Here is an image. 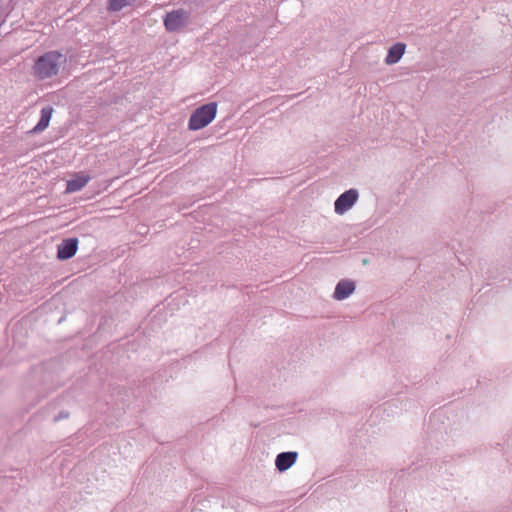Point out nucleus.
Instances as JSON below:
<instances>
[{"instance_id": "6", "label": "nucleus", "mask_w": 512, "mask_h": 512, "mask_svg": "<svg viewBox=\"0 0 512 512\" xmlns=\"http://www.w3.org/2000/svg\"><path fill=\"white\" fill-rule=\"evenodd\" d=\"M297 452L289 451V452H281L278 454L276 458V467L280 472L286 471L291 466L294 465L297 459Z\"/></svg>"}, {"instance_id": "5", "label": "nucleus", "mask_w": 512, "mask_h": 512, "mask_svg": "<svg viewBox=\"0 0 512 512\" xmlns=\"http://www.w3.org/2000/svg\"><path fill=\"white\" fill-rule=\"evenodd\" d=\"M78 249V240L74 238L66 239L57 247V257L59 259H68L74 256Z\"/></svg>"}, {"instance_id": "4", "label": "nucleus", "mask_w": 512, "mask_h": 512, "mask_svg": "<svg viewBox=\"0 0 512 512\" xmlns=\"http://www.w3.org/2000/svg\"><path fill=\"white\" fill-rule=\"evenodd\" d=\"M357 192L355 190H349L343 193L335 201V212L338 214H344L346 211L351 209L357 202Z\"/></svg>"}, {"instance_id": "3", "label": "nucleus", "mask_w": 512, "mask_h": 512, "mask_svg": "<svg viewBox=\"0 0 512 512\" xmlns=\"http://www.w3.org/2000/svg\"><path fill=\"white\" fill-rule=\"evenodd\" d=\"M189 18L190 14L186 10H173L164 17V27L167 31H177L188 23Z\"/></svg>"}, {"instance_id": "9", "label": "nucleus", "mask_w": 512, "mask_h": 512, "mask_svg": "<svg viewBox=\"0 0 512 512\" xmlns=\"http://www.w3.org/2000/svg\"><path fill=\"white\" fill-rule=\"evenodd\" d=\"M404 51L405 45L401 43H397L393 47H390L389 53L386 58V62L388 64L396 63L402 57Z\"/></svg>"}, {"instance_id": "2", "label": "nucleus", "mask_w": 512, "mask_h": 512, "mask_svg": "<svg viewBox=\"0 0 512 512\" xmlns=\"http://www.w3.org/2000/svg\"><path fill=\"white\" fill-rule=\"evenodd\" d=\"M217 114V104L209 102L197 108L189 121V128H205Z\"/></svg>"}, {"instance_id": "10", "label": "nucleus", "mask_w": 512, "mask_h": 512, "mask_svg": "<svg viewBox=\"0 0 512 512\" xmlns=\"http://www.w3.org/2000/svg\"><path fill=\"white\" fill-rule=\"evenodd\" d=\"M52 115L53 108L51 106L44 107L41 111V119L38 122V124L34 126V128H47L50 123Z\"/></svg>"}, {"instance_id": "7", "label": "nucleus", "mask_w": 512, "mask_h": 512, "mask_svg": "<svg viewBox=\"0 0 512 512\" xmlns=\"http://www.w3.org/2000/svg\"><path fill=\"white\" fill-rule=\"evenodd\" d=\"M89 182V175L85 173L75 174L67 181L66 193H75L80 191Z\"/></svg>"}, {"instance_id": "1", "label": "nucleus", "mask_w": 512, "mask_h": 512, "mask_svg": "<svg viewBox=\"0 0 512 512\" xmlns=\"http://www.w3.org/2000/svg\"><path fill=\"white\" fill-rule=\"evenodd\" d=\"M65 57L57 52H49L41 56L35 63V70L39 78L46 79L56 75L59 66Z\"/></svg>"}, {"instance_id": "11", "label": "nucleus", "mask_w": 512, "mask_h": 512, "mask_svg": "<svg viewBox=\"0 0 512 512\" xmlns=\"http://www.w3.org/2000/svg\"><path fill=\"white\" fill-rule=\"evenodd\" d=\"M132 0H108V7L112 11H119L129 6Z\"/></svg>"}, {"instance_id": "8", "label": "nucleus", "mask_w": 512, "mask_h": 512, "mask_svg": "<svg viewBox=\"0 0 512 512\" xmlns=\"http://www.w3.org/2000/svg\"><path fill=\"white\" fill-rule=\"evenodd\" d=\"M355 290V285L351 281H340L334 291V297L338 300H342L352 294Z\"/></svg>"}]
</instances>
